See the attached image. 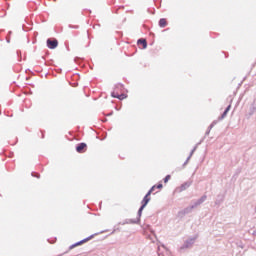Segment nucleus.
Here are the masks:
<instances>
[{"instance_id": "obj_7", "label": "nucleus", "mask_w": 256, "mask_h": 256, "mask_svg": "<svg viewBox=\"0 0 256 256\" xmlns=\"http://www.w3.org/2000/svg\"><path fill=\"white\" fill-rule=\"evenodd\" d=\"M111 95L112 97H114V99H119L120 101H123V99H127L126 94L117 95L115 94V92H113Z\"/></svg>"}, {"instance_id": "obj_2", "label": "nucleus", "mask_w": 256, "mask_h": 256, "mask_svg": "<svg viewBox=\"0 0 256 256\" xmlns=\"http://www.w3.org/2000/svg\"><path fill=\"white\" fill-rule=\"evenodd\" d=\"M103 233H107V230H102L100 231L99 233H95V234H92L72 245L69 246V251H71V249H75V247H79V245H83V243H87V241H91V239H93V237H95V235H101Z\"/></svg>"}, {"instance_id": "obj_8", "label": "nucleus", "mask_w": 256, "mask_h": 256, "mask_svg": "<svg viewBox=\"0 0 256 256\" xmlns=\"http://www.w3.org/2000/svg\"><path fill=\"white\" fill-rule=\"evenodd\" d=\"M143 209H145V208H143V206H140V208L138 209V212H137L136 219H138V225H139V223H141V216L143 215Z\"/></svg>"}, {"instance_id": "obj_12", "label": "nucleus", "mask_w": 256, "mask_h": 256, "mask_svg": "<svg viewBox=\"0 0 256 256\" xmlns=\"http://www.w3.org/2000/svg\"><path fill=\"white\" fill-rule=\"evenodd\" d=\"M229 111H231V105H229L226 110L224 111V113L221 116V119H225V117H227V114L229 113Z\"/></svg>"}, {"instance_id": "obj_17", "label": "nucleus", "mask_w": 256, "mask_h": 256, "mask_svg": "<svg viewBox=\"0 0 256 256\" xmlns=\"http://www.w3.org/2000/svg\"><path fill=\"white\" fill-rule=\"evenodd\" d=\"M158 256H165L163 253H161V248L158 246Z\"/></svg>"}, {"instance_id": "obj_5", "label": "nucleus", "mask_w": 256, "mask_h": 256, "mask_svg": "<svg viewBox=\"0 0 256 256\" xmlns=\"http://www.w3.org/2000/svg\"><path fill=\"white\" fill-rule=\"evenodd\" d=\"M58 45H59V42L57 41V39H48L47 40L48 49H57Z\"/></svg>"}, {"instance_id": "obj_13", "label": "nucleus", "mask_w": 256, "mask_h": 256, "mask_svg": "<svg viewBox=\"0 0 256 256\" xmlns=\"http://www.w3.org/2000/svg\"><path fill=\"white\" fill-rule=\"evenodd\" d=\"M147 205H148L147 198H143L141 201L140 207H143L145 209L147 207Z\"/></svg>"}, {"instance_id": "obj_15", "label": "nucleus", "mask_w": 256, "mask_h": 256, "mask_svg": "<svg viewBox=\"0 0 256 256\" xmlns=\"http://www.w3.org/2000/svg\"><path fill=\"white\" fill-rule=\"evenodd\" d=\"M169 181H171V175H167V176L164 178V183H169Z\"/></svg>"}, {"instance_id": "obj_10", "label": "nucleus", "mask_w": 256, "mask_h": 256, "mask_svg": "<svg viewBox=\"0 0 256 256\" xmlns=\"http://www.w3.org/2000/svg\"><path fill=\"white\" fill-rule=\"evenodd\" d=\"M138 45H142V49H147V40L139 39L137 42Z\"/></svg>"}, {"instance_id": "obj_20", "label": "nucleus", "mask_w": 256, "mask_h": 256, "mask_svg": "<svg viewBox=\"0 0 256 256\" xmlns=\"http://www.w3.org/2000/svg\"><path fill=\"white\" fill-rule=\"evenodd\" d=\"M0 199H1V194H0Z\"/></svg>"}, {"instance_id": "obj_16", "label": "nucleus", "mask_w": 256, "mask_h": 256, "mask_svg": "<svg viewBox=\"0 0 256 256\" xmlns=\"http://www.w3.org/2000/svg\"><path fill=\"white\" fill-rule=\"evenodd\" d=\"M187 187H189V184H184L181 186V191H185V189H187Z\"/></svg>"}, {"instance_id": "obj_1", "label": "nucleus", "mask_w": 256, "mask_h": 256, "mask_svg": "<svg viewBox=\"0 0 256 256\" xmlns=\"http://www.w3.org/2000/svg\"><path fill=\"white\" fill-rule=\"evenodd\" d=\"M205 201H207V195H203L200 199L193 201L189 206L180 210L177 213L178 219H183L185 215L193 213V209H197V207H199V205H202V203H205Z\"/></svg>"}, {"instance_id": "obj_14", "label": "nucleus", "mask_w": 256, "mask_h": 256, "mask_svg": "<svg viewBox=\"0 0 256 256\" xmlns=\"http://www.w3.org/2000/svg\"><path fill=\"white\" fill-rule=\"evenodd\" d=\"M144 199H146V202L149 203L151 201V193H146Z\"/></svg>"}, {"instance_id": "obj_11", "label": "nucleus", "mask_w": 256, "mask_h": 256, "mask_svg": "<svg viewBox=\"0 0 256 256\" xmlns=\"http://www.w3.org/2000/svg\"><path fill=\"white\" fill-rule=\"evenodd\" d=\"M155 189H163V184H157V185H154L148 193H153V191H155Z\"/></svg>"}, {"instance_id": "obj_6", "label": "nucleus", "mask_w": 256, "mask_h": 256, "mask_svg": "<svg viewBox=\"0 0 256 256\" xmlns=\"http://www.w3.org/2000/svg\"><path fill=\"white\" fill-rule=\"evenodd\" d=\"M77 153H85L87 151V144L86 143H80L76 147Z\"/></svg>"}, {"instance_id": "obj_4", "label": "nucleus", "mask_w": 256, "mask_h": 256, "mask_svg": "<svg viewBox=\"0 0 256 256\" xmlns=\"http://www.w3.org/2000/svg\"><path fill=\"white\" fill-rule=\"evenodd\" d=\"M118 225H139V219H125L123 222H119Z\"/></svg>"}, {"instance_id": "obj_9", "label": "nucleus", "mask_w": 256, "mask_h": 256, "mask_svg": "<svg viewBox=\"0 0 256 256\" xmlns=\"http://www.w3.org/2000/svg\"><path fill=\"white\" fill-rule=\"evenodd\" d=\"M168 23H167V19L165 18H161L159 20V27H161L162 29H164V27H167Z\"/></svg>"}, {"instance_id": "obj_19", "label": "nucleus", "mask_w": 256, "mask_h": 256, "mask_svg": "<svg viewBox=\"0 0 256 256\" xmlns=\"http://www.w3.org/2000/svg\"><path fill=\"white\" fill-rule=\"evenodd\" d=\"M253 235H256V230L253 232Z\"/></svg>"}, {"instance_id": "obj_18", "label": "nucleus", "mask_w": 256, "mask_h": 256, "mask_svg": "<svg viewBox=\"0 0 256 256\" xmlns=\"http://www.w3.org/2000/svg\"><path fill=\"white\" fill-rule=\"evenodd\" d=\"M116 226H114L113 231L111 232V235H113V233H115V231H119V228H115Z\"/></svg>"}, {"instance_id": "obj_3", "label": "nucleus", "mask_w": 256, "mask_h": 256, "mask_svg": "<svg viewBox=\"0 0 256 256\" xmlns=\"http://www.w3.org/2000/svg\"><path fill=\"white\" fill-rule=\"evenodd\" d=\"M195 241H197V237H192L187 239L184 244L180 247L181 250L183 249H191L193 245H195Z\"/></svg>"}]
</instances>
